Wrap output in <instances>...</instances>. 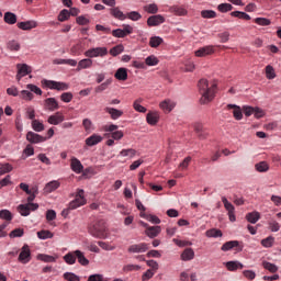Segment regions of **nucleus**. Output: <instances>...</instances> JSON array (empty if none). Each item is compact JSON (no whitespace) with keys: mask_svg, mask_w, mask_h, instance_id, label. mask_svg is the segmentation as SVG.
Returning a JSON list of instances; mask_svg holds the SVG:
<instances>
[{"mask_svg":"<svg viewBox=\"0 0 281 281\" xmlns=\"http://www.w3.org/2000/svg\"><path fill=\"white\" fill-rule=\"evenodd\" d=\"M200 104H210L216 95V83L207 81V79H200L198 82Z\"/></svg>","mask_w":281,"mask_h":281,"instance_id":"nucleus-1","label":"nucleus"},{"mask_svg":"<svg viewBox=\"0 0 281 281\" xmlns=\"http://www.w3.org/2000/svg\"><path fill=\"white\" fill-rule=\"evenodd\" d=\"M88 234H90V236H93V238H99L101 240L109 238L106 222H104V220H98L94 223L90 224L88 226Z\"/></svg>","mask_w":281,"mask_h":281,"instance_id":"nucleus-2","label":"nucleus"},{"mask_svg":"<svg viewBox=\"0 0 281 281\" xmlns=\"http://www.w3.org/2000/svg\"><path fill=\"white\" fill-rule=\"evenodd\" d=\"M82 205H87V199L85 198V190L78 189L75 195V200L69 202L68 207L63 211V216H65V214H69V210H78V207H82Z\"/></svg>","mask_w":281,"mask_h":281,"instance_id":"nucleus-3","label":"nucleus"},{"mask_svg":"<svg viewBox=\"0 0 281 281\" xmlns=\"http://www.w3.org/2000/svg\"><path fill=\"white\" fill-rule=\"evenodd\" d=\"M109 54V49L106 47H94L90 48L85 52L86 58H98V57H104Z\"/></svg>","mask_w":281,"mask_h":281,"instance_id":"nucleus-4","label":"nucleus"},{"mask_svg":"<svg viewBox=\"0 0 281 281\" xmlns=\"http://www.w3.org/2000/svg\"><path fill=\"white\" fill-rule=\"evenodd\" d=\"M133 26L131 24H123V29H115L111 32L114 38H126V36L133 34Z\"/></svg>","mask_w":281,"mask_h":281,"instance_id":"nucleus-5","label":"nucleus"},{"mask_svg":"<svg viewBox=\"0 0 281 281\" xmlns=\"http://www.w3.org/2000/svg\"><path fill=\"white\" fill-rule=\"evenodd\" d=\"M18 260L22 265H27V262L32 260V250H30V246L27 244H24V246L21 248Z\"/></svg>","mask_w":281,"mask_h":281,"instance_id":"nucleus-6","label":"nucleus"},{"mask_svg":"<svg viewBox=\"0 0 281 281\" xmlns=\"http://www.w3.org/2000/svg\"><path fill=\"white\" fill-rule=\"evenodd\" d=\"M36 210H38V204L36 203L20 204L18 206L21 216H30V212H36Z\"/></svg>","mask_w":281,"mask_h":281,"instance_id":"nucleus-7","label":"nucleus"},{"mask_svg":"<svg viewBox=\"0 0 281 281\" xmlns=\"http://www.w3.org/2000/svg\"><path fill=\"white\" fill-rule=\"evenodd\" d=\"M45 87L48 89H55L56 91H67L69 85L60 81L44 80Z\"/></svg>","mask_w":281,"mask_h":281,"instance_id":"nucleus-8","label":"nucleus"},{"mask_svg":"<svg viewBox=\"0 0 281 281\" xmlns=\"http://www.w3.org/2000/svg\"><path fill=\"white\" fill-rule=\"evenodd\" d=\"M16 69L18 74L15 78L18 82H21V79L25 78V76H29V74L32 71V67L27 66V64H18Z\"/></svg>","mask_w":281,"mask_h":281,"instance_id":"nucleus-9","label":"nucleus"},{"mask_svg":"<svg viewBox=\"0 0 281 281\" xmlns=\"http://www.w3.org/2000/svg\"><path fill=\"white\" fill-rule=\"evenodd\" d=\"M128 254H146L148 251V244H133L127 248Z\"/></svg>","mask_w":281,"mask_h":281,"instance_id":"nucleus-10","label":"nucleus"},{"mask_svg":"<svg viewBox=\"0 0 281 281\" xmlns=\"http://www.w3.org/2000/svg\"><path fill=\"white\" fill-rule=\"evenodd\" d=\"M232 249H235L237 251H243V247L240 245V241H238V240L226 241L221 247L222 251H232Z\"/></svg>","mask_w":281,"mask_h":281,"instance_id":"nucleus-11","label":"nucleus"},{"mask_svg":"<svg viewBox=\"0 0 281 281\" xmlns=\"http://www.w3.org/2000/svg\"><path fill=\"white\" fill-rule=\"evenodd\" d=\"M26 139L30 142V144H43V142H47V137L41 136L34 132H27Z\"/></svg>","mask_w":281,"mask_h":281,"instance_id":"nucleus-12","label":"nucleus"},{"mask_svg":"<svg viewBox=\"0 0 281 281\" xmlns=\"http://www.w3.org/2000/svg\"><path fill=\"white\" fill-rule=\"evenodd\" d=\"M161 23H166V18L161 14L151 15L147 19V25L149 27H157V25H161Z\"/></svg>","mask_w":281,"mask_h":281,"instance_id":"nucleus-13","label":"nucleus"},{"mask_svg":"<svg viewBox=\"0 0 281 281\" xmlns=\"http://www.w3.org/2000/svg\"><path fill=\"white\" fill-rule=\"evenodd\" d=\"M47 122L48 124H53V126H58V124H63V122H65V115L61 112H56L48 116Z\"/></svg>","mask_w":281,"mask_h":281,"instance_id":"nucleus-14","label":"nucleus"},{"mask_svg":"<svg viewBox=\"0 0 281 281\" xmlns=\"http://www.w3.org/2000/svg\"><path fill=\"white\" fill-rule=\"evenodd\" d=\"M70 168L72 172H76V175H81V172L85 170V166H82V162L76 157H72L70 159Z\"/></svg>","mask_w":281,"mask_h":281,"instance_id":"nucleus-15","label":"nucleus"},{"mask_svg":"<svg viewBox=\"0 0 281 281\" xmlns=\"http://www.w3.org/2000/svg\"><path fill=\"white\" fill-rule=\"evenodd\" d=\"M212 54H214V46H212V45L204 46V47H201L198 50H195V56L198 58H203L205 56H212Z\"/></svg>","mask_w":281,"mask_h":281,"instance_id":"nucleus-16","label":"nucleus"},{"mask_svg":"<svg viewBox=\"0 0 281 281\" xmlns=\"http://www.w3.org/2000/svg\"><path fill=\"white\" fill-rule=\"evenodd\" d=\"M18 27H19V30L30 31V30H34V27H38V23H36V21H34V20L19 22Z\"/></svg>","mask_w":281,"mask_h":281,"instance_id":"nucleus-17","label":"nucleus"},{"mask_svg":"<svg viewBox=\"0 0 281 281\" xmlns=\"http://www.w3.org/2000/svg\"><path fill=\"white\" fill-rule=\"evenodd\" d=\"M93 67V59L91 57L81 59L78 63L77 71H82V69H91Z\"/></svg>","mask_w":281,"mask_h":281,"instance_id":"nucleus-18","label":"nucleus"},{"mask_svg":"<svg viewBox=\"0 0 281 281\" xmlns=\"http://www.w3.org/2000/svg\"><path fill=\"white\" fill-rule=\"evenodd\" d=\"M60 188V182L58 180H53L48 183H46L44 188V192L46 194H52V192H56Z\"/></svg>","mask_w":281,"mask_h":281,"instance_id":"nucleus-19","label":"nucleus"},{"mask_svg":"<svg viewBox=\"0 0 281 281\" xmlns=\"http://www.w3.org/2000/svg\"><path fill=\"white\" fill-rule=\"evenodd\" d=\"M145 234L149 238H157L161 234V226H149L146 228Z\"/></svg>","mask_w":281,"mask_h":281,"instance_id":"nucleus-20","label":"nucleus"},{"mask_svg":"<svg viewBox=\"0 0 281 281\" xmlns=\"http://www.w3.org/2000/svg\"><path fill=\"white\" fill-rule=\"evenodd\" d=\"M105 113H109L112 120H120V117L124 115L123 111L117 110L115 108H105Z\"/></svg>","mask_w":281,"mask_h":281,"instance_id":"nucleus-21","label":"nucleus"},{"mask_svg":"<svg viewBox=\"0 0 281 281\" xmlns=\"http://www.w3.org/2000/svg\"><path fill=\"white\" fill-rule=\"evenodd\" d=\"M114 78L116 80L126 81L128 80V70L126 68H119L116 72L114 74Z\"/></svg>","mask_w":281,"mask_h":281,"instance_id":"nucleus-22","label":"nucleus"},{"mask_svg":"<svg viewBox=\"0 0 281 281\" xmlns=\"http://www.w3.org/2000/svg\"><path fill=\"white\" fill-rule=\"evenodd\" d=\"M110 14H112L114 19H117L119 21H126V14H124L119 7L110 9Z\"/></svg>","mask_w":281,"mask_h":281,"instance_id":"nucleus-23","label":"nucleus"},{"mask_svg":"<svg viewBox=\"0 0 281 281\" xmlns=\"http://www.w3.org/2000/svg\"><path fill=\"white\" fill-rule=\"evenodd\" d=\"M147 124H150V126L157 125V122H159V113L157 112H149L146 116Z\"/></svg>","mask_w":281,"mask_h":281,"instance_id":"nucleus-24","label":"nucleus"},{"mask_svg":"<svg viewBox=\"0 0 281 281\" xmlns=\"http://www.w3.org/2000/svg\"><path fill=\"white\" fill-rule=\"evenodd\" d=\"M225 267L228 271H238V269H243L245 266L239 261H227Z\"/></svg>","mask_w":281,"mask_h":281,"instance_id":"nucleus-25","label":"nucleus"},{"mask_svg":"<svg viewBox=\"0 0 281 281\" xmlns=\"http://www.w3.org/2000/svg\"><path fill=\"white\" fill-rule=\"evenodd\" d=\"M100 142H102V136H100L98 134H93L86 139V145L87 146H97V144H100Z\"/></svg>","mask_w":281,"mask_h":281,"instance_id":"nucleus-26","label":"nucleus"},{"mask_svg":"<svg viewBox=\"0 0 281 281\" xmlns=\"http://www.w3.org/2000/svg\"><path fill=\"white\" fill-rule=\"evenodd\" d=\"M227 109H233V116L235 120H243V110H240V106L236 104H228Z\"/></svg>","mask_w":281,"mask_h":281,"instance_id":"nucleus-27","label":"nucleus"},{"mask_svg":"<svg viewBox=\"0 0 281 281\" xmlns=\"http://www.w3.org/2000/svg\"><path fill=\"white\" fill-rule=\"evenodd\" d=\"M181 260L188 262V260H194V250L192 248H186L181 254Z\"/></svg>","mask_w":281,"mask_h":281,"instance_id":"nucleus-28","label":"nucleus"},{"mask_svg":"<svg viewBox=\"0 0 281 281\" xmlns=\"http://www.w3.org/2000/svg\"><path fill=\"white\" fill-rule=\"evenodd\" d=\"M83 50L85 44H82V42H79L70 48V54H72V56H80V54H82Z\"/></svg>","mask_w":281,"mask_h":281,"instance_id":"nucleus-29","label":"nucleus"},{"mask_svg":"<svg viewBox=\"0 0 281 281\" xmlns=\"http://www.w3.org/2000/svg\"><path fill=\"white\" fill-rule=\"evenodd\" d=\"M3 21L8 25H14L16 23V14H14L13 12H10V11L5 12Z\"/></svg>","mask_w":281,"mask_h":281,"instance_id":"nucleus-30","label":"nucleus"},{"mask_svg":"<svg viewBox=\"0 0 281 281\" xmlns=\"http://www.w3.org/2000/svg\"><path fill=\"white\" fill-rule=\"evenodd\" d=\"M76 256H77V260H78L79 265H81V267H89V259H87V257H85V252H82L81 250H76Z\"/></svg>","mask_w":281,"mask_h":281,"instance_id":"nucleus-31","label":"nucleus"},{"mask_svg":"<svg viewBox=\"0 0 281 281\" xmlns=\"http://www.w3.org/2000/svg\"><path fill=\"white\" fill-rule=\"evenodd\" d=\"M45 106L48 111H56L58 109V101L55 98H48L45 100Z\"/></svg>","mask_w":281,"mask_h":281,"instance_id":"nucleus-32","label":"nucleus"},{"mask_svg":"<svg viewBox=\"0 0 281 281\" xmlns=\"http://www.w3.org/2000/svg\"><path fill=\"white\" fill-rule=\"evenodd\" d=\"M176 104L175 102L170 101V100H165L160 103V109H162V111H165V113H170V111H172V109H175Z\"/></svg>","mask_w":281,"mask_h":281,"instance_id":"nucleus-33","label":"nucleus"},{"mask_svg":"<svg viewBox=\"0 0 281 281\" xmlns=\"http://www.w3.org/2000/svg\"><path fill=\"white\" fill-rule=\"evenodd\" d=\"M76 260H77L76 250L70 251L64 256V261L66 262V265H76Z\"/></svg>","mask_w":281,"mask_h":281,"instance_id":"nucleus-34","label":"nucleus"},{"mask_svg":"<svg viewBox=\"0 0 281 281\" xmlns=\"http://www.w3.org/2000/svg\"><path fill=\"white\" fill-rule=\"evenodd\" d=\"M32 128H33V131H35V133H43V131H45V125L43 124V122H41L38 120H33Z\"/></svg>","mask_w":281,"mask_h":281,"instance_id":"nucleus-35","label":"nucleus"},{"mask_svg":"<svg viewBox=\"0 0 281 281\" xmlns=\"http://www.w3.org/2000/svg\"><path fill=\"white\" fill-rule=\"evenodd\" d=\"M231 16H235L236 19H243L244 21H251V16L243 11H233L231 12Z\"/></svg>","mask_w":281,"mask_h":281,"instance_id":"nucleus-36","label":"nucleus"},{"mask_svg":"<svg viewBox=\"0 0 281 281\" xmlns=\"http://www.w3.org/2000/svg\"><path fill=\"white\" fill-rule=\"evenodd\" d=\"M169 12H171L172 14H176V16H186L187 14L186 9L177 5L171 7L169 9Z\"/></svg>","mask_w":281,"mask_h":281,"instance_id":"nucleus-37","label":"nucleus"},{"mask_svg":"<svg viewBox=\"0 0 281 281\" xmlns=\"http://www.w3.org/2000/svg\"><path fill=\"white\" fill-rule=\"evenodd\" d=\"M246 218H247L248 223L256 224V223H258V221H260V213H258L256 211L251 212V213H248L246 215Z\"/></svg>","mask_w":281,"mask_h":281,"instance_id":"nucleus-38","label":"nucleus"},{"mask_svg":"<svg viewBox=\"0 0 281 281\" xmlns=\"http://www.w3.org/2000/svg\"><path fill=\"white\" fill-rule=\"evenodd\" d=\"M205 234H206L207 238H221L223 236V232L221 229H216V228L209 229V231H206Z\"/></svg>","mask_w":281,"mask_h":281,"instance_id":"nucleus-39","label":"nucleus"},{"mask_svg":"<svg viewBox=\"0 0 281 281\" xmlns=\"http://www.w3.org/2000/svg\"><path fill=\"white\" fill-rule=\"evenodd\" d=\"M58 257L49 256V255H44L40 254L37 255V260H42V262H56Z\"/></svg>","mask_w":281,"mask_h":281,"instance_id":"nucleus-40","label":"nucleus"},{"mask_svg":"<svg viewBox=\"0 0 281 281\" xmlns=\"http://www.w3.org/2000/svg\"><path fill=\"white\" fill-rule=\"evenodd\" d=\"M121 157H130L131 159H133V157H135L137 155V150L133 149V148H128V149H123L120 151Z\"/></svg>","mask_w":281,"mask_h":281,"instance_id":"nucleus-41","label":"nucleus"},{"mask_svg":"<svg viewBox=\"0 0 281 281\" xmlns=\"http://www.w3.org/2000/svg\"><path fill=\"white\" fill-rule=\"evenodd\" d=\"M145 12H147L148 14H157V12H159V7H157L156 3H151V4H146L144 7Z\"/></svg>","mask_w":281,"mask_h":281,"instance_id":"nucleus-42","label":"nucleus"},{"mask_svg":"<svg viewBox=\"0 0 281 281\" xmlns=\"http://www.w3.org/2000/svg\"><path fill=\"white\" fill-rule=\"evenodd\" d=\"M37 237L41 240H47V238H54V233H52L49 231H40V232H37Z\"/></svg>","mask_w":281,"mask_h":281,"instance_id":"nucleus-43","label":"nucleus"},{"mask_svg":"<svg viewBox=\"0 0 281 281\" xmlns=\"http://www.w3.org/2000/svg\"><path fill=\"white\" fill-rule=\"evenodd\" d=\"M7 47H8V49H10V52H19V49H21V44H19V42H16V41L12 40L7 43Z\"/></svg>","mask_w":281,"mask_h":281,"instance_id":"nucleus-44","label":"nucleus"},{"mask_svg":"<svg viewBox=\"0 0 281 281\" xmlns=\"http://www.w3.org/2000/svg\"><path fill=\"white\" fill-rule=\"evenodd\" d=\"M13 167L10 164H0V177L3 175H8V172H12Z\"/></svg>","mask_w":281,"mask_h":281,"instance_id":"nucleus-45","label":"nucleus"},{"mask_svg":"<svg viewBox=\"0 0 281 281\" xmlns=\"http://www.w3.org/2000/svg\"><path fill=\"white\" fill-rule=\"evenodd\" d=\"M263 269H267V271H270V273H276L278 271V266L276 263H271L269 261L262 262Z\"/></svg>","mask_w":281,"mask_h":281,"instance_id":"nucleus-46","label":"nucleus"},{"mask_svg":"<svg viewBox=\"0 0 281 281\" xmlns=\"http://www.w3.org/2000/svg\"><path fill=\"white\" fill-rule=\"evenodd\" d=\"M218 12L225 13V12H232L234 10V5L229 3H221L217 5Z\"/></svg>","mask_w":281,"mask_h":281,"instance_id":"nucleus-47","label":"nucleus"},{"mask_svg":"<svg viewBox=\"0 0 281 281\" xmlns=\"http://www.w3.org/2000/svg\"><path fill=\"white\" fill-rule=\"evenodd\" d=\"M161 43H164V38H161L159 36H154V37H150V40H149V45L154 48L159 47V45H161Z\"/></svg>","mask_w":281,"mask_h":281,"instance_id":"nucleus-48","label":"nucleus"},{"mask_svg":"<svg viewBox=\"0 0 281 281\" xmlns=\"http://www.w3.org/2000/svg\"><path fill=\"white\" fill-rule=\"evenodd\" d=\"M255 23L257 25H261L262 27H267V26L271 25V20H269L267 18H256Z\"/></svg>","mask_w":281,"mask_h":281,"instance_id":"nucleus-49","label":"nucleus"},{"mask_svg":"<svg viewBox=\"0 0 281 281\" xmlns=\"http://www.w3.org/2000/svg\"><path fill=\"white\" fill-rule=\"evenodd\" d=\"M124 52V45L120 44L110 49L111 56H120Z\"/></svg>","mask_w":281,"mask_h":281,"instance_id":"nucleus-50","label":"nucleus"},{"mask_svg":"<svg viewBox=\"0 0 281 281\" xmlns=\"http://www.w3.org/2000/svg\"><path fill=\"white\" fill-rule=\"evenodd\" d=\"M273 243H276V237L273 236H269L261 240L262 247H266V248L273 247Z\"/></svg>","mask_w":281,"mask_h":281,"instance_id":"nucleus-51","label":"nucleus"},{"mask_svg":"<svg viewBox=\"0 0 281 281\" xmlns=\"http://www.w3.org/2000/svg\"><path fill=\"white\" fill-rule=\"evenodd\" d=\"M20 98L22 100H26L30 102V101L34 100V94L32 92H30L29 90H22L20 92Z\"/></svg>","mask_w":281,"mask_h":281,"instance_id":"nucleus-52","label":"nucleus"},{"mask_svg":"<svg viewBox=\"0 0 281 281\" xmlns=\"http://www.w3.org/2000/svg\"><path fill=\"white\" fill-rule=\"evenodd\" d=\"M69 10L64 9L60 11L59 15H58V21H60V23H65V21H69Z\"/></svg>","mask_w":281,"mask_h":281,"instance_id":"nucleus-53","label":"nucleus"},{"mask_svg":"<svg viewBox=\"0 0 281 281\" xmlns=\"http://www.w3.org/2000/svg\"><path fill=\"white\" fill-rule=\"evenodd\" d=\"M145 63L148 67H155L156 65H159V59H157L155 55H150L145 59Z\"/></svg>","mask_w":281,"mask_h":281,"instance_id":"nucleus-54","label":"nucleus"},{"mask_svg":"<svg viewBox=\"0 0 281 281\" xmlns=\"http://www.w3.org/2000/svg\"><path fill=\"white\" fill-rule=\"evenodd\" d=\"M0 218L7 221V223H10V221H12V213L9 210H1Z\"/></svg>","mask_w":281,"mask_h":281,"instance_id":"nucleus-55","label":"nucleus"},{"mask_svg":"<svg viewBox=\"0 0 281 281\" xmlns=\"http://www.w3.org/2000/svg\"><path fill=\"white\" fill-rule=\"evenodd\" d=\"M257 172H267L269 170V165L265 161L258 162L255 165Z\"/></svg>","mask_w":281,"mask_h":281,"instance_id":"nucleus-56","label":"nucleus"},{"mask_svg":"<svg viewBox=\"0 0 281 281\" xmlns=\"http://www.w3.org/2000/svg\"><path fill=\"white\" fill-rule=\"evenodd\" d=\"M63 278L64 280H67V281H80V277H78L74 272H65Z\"/></svg>","mask_w":281,"mask_h":281,"instance_id":"nucleus-57","label":"nucleus"},{"mask_svg":"<svg viewBox=\"0 0 281 281\" xmlns=\"http://www.w3.org/2000/svg\"><path fill=\"white\" fill-rule=\"evenodd\" d=\"M24 234L25 231H23V228H15L9 234V236L10 238H21Z\"/></svg>","mask_w":281,"mask_h":281,"instance_id":"nucleus-58","label":"nucleus"},{"mask_svg":"<svg viewBox=\"0 0 281 281\" xmlns=\"http://www.w3.org/2000/svg\"><path fill=\"white\" fill-rule=\"evenodd\" d=\"M202 19H216V13L213 10L201 11Z\"/></svg>","mask_w":281,"mask_h":281,"instance_id":"nucleus-59","label":"nucleus"},{"mask_svg":"<svg viewBox=\"0 0 281 281\" xmlns=\"http://www.w3.org/2000/svg\"><path fill=\"white\" fill-rule=\"evenodd\" d=\"M222 203H224V207H225V210L228 211V214L232 212H235L236 209L234 207V204H232L229 201H227V198L223 196Z\"/></svg>","mask_w":281,"mask_h":281,"instance_id":"nucleus-60","label":"nucleus"},{"mask_svg":"<svg viewBox=\"0 0 281 281\" xmlns=\"http://www.w3.org/2000/svg\"><path fill=\"white\" fill-rule=\"evenodd\" d=\"M194 131L198 134V137H200L201 139H205V135H203V124L202 123H195Z\"/></svg>","mask_w":281,"mask_h":281,"instance_id":"nucleus-61","label":"nucleus"},{"mask_svg":"<svg viewBox=\"0 0 281 281\" xmlns=\"http://www.w3.org/2000/svg\"><path fill=\"white\" fill-rule=\"evenodd\" d=\"M125 16L131 21H139V19H142V14L137 11L128 12Z\"/></svg>","mask_w":281,"mask_h":281,"instance_id":"nucleus-62","label":"nucleus"},{"mask_svg":"<svg viewBox=\"0 0 281 281\" xmlns=\"http://www.w3.org/2000/svg\"><path fill=\"white\" fill-rule=\"evenodd\" d=\"M142 102V99H137L134 101L133 106L138 113H146V108L139 104Z\"/></svg>","mask_w":281,"mask_h":281,"instance_id":"nucleus-63","label":"nucleus"},{"mask_svg":"<svg viewBox=\"0 0 281 281\" xmlns=\"http://www.w3.org/2000/svg\"><path fill=\"white\" fill-rule=\"evenodd\" d=\"M266 76L268 80H273V78H276V70L272 68L271 65H268L266 67Z\"/></svg>","mask_w":281,"mask_h":281,"instance_id":"nucleus-64","label":"nucleus"}]
</instances>
